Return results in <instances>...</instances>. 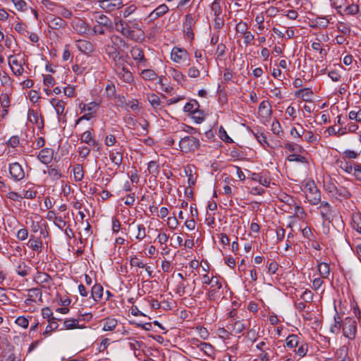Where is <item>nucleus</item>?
<instances>
[{
	"label": "nucleus",
	"instance_id": "nucleus-19",
	"mask_svg": "<svg viewBox=\"0 0 361 361\" xmlns=\"http://www.w3.org/2000/svg\"><path fill=\"white\" fill-rule=\"evenodd\" d=\"M271 104L268 101H262L259 106V114L263 118L269 117L271 115Z\"/></svg>",
	"mask_w": 361,
	"mask_h": 361
},
{
	"label": "nucleus",
	"instance_id": "nucleus-12",
	"mask_svg": "<svg viewBox=\"0 0 361 361\" xmlns=\"http://www.w3.org/2000/svg\"><path fill=\"white\" fill-rule=\"evenodd\" d=\"M42 293L38 288H32L27 290V298L25 300L26 305H30L32 302H36V299L38 298L39 302H42Z\"/></svg>",
	"mask_w": 361,
	"mask_h": 361
},
{
	"label": "nucleus",
	"instance_id": "nucleus-46",
	"mask_svg": "<svg viewBox=\"0 0 361 361\" xmlns=\"http://www.w3.org/2000/svg\"><path fill=\"white\" fill-rule=\"evenodd\" d=\"M287 159L289 161H297V162H300V163H303V164L307 162V159L305 157L299 155V154H295L289 155L287 157Z\"/></svg>",
	"mask_w": 361,
	"mask_h": 361
},
{
	"label": "nucleus",
	"instance_id": "nucleus-20",
	"mask_svg": "<svg viewBox=\"0 0 361 361\" xmlns=\"http://www.w3.org/2000/svg\"><path fill=\"white\" fill-rule=\"evenodd\" d=\"M104 288L99 283L94 284L92 288L91 295L96 302L100 301L103 296Z\"/></svg>",
	"mask_w": 361,
	"mask_h": 361
},
{
	"label": "nucleus",
	"instance_id": "nucleus-14",
	"mask_svg": "<svg viewBox=\"0 0 361 361\" xmlns=\"http://www.w3.org/2000/svg\"><path fill=\"white\" fill-rule=\"evenodd\" d=\"M192 341H193L192 344H195L197 346V348H199L200 350L202 351L207 356L214 359L215 350L214 347L211 344L204 342H200L199 343L200 340Z\"/></svg>",
	"mask_w": 361,
	"mask_h": 361
},
{
	"label": "nucleus",
	"instance_id": "nucleus-61",
	"mask_svg": "<svg viewBox=\"0 0 361 361\" xmlns=\"http://www.w3.org/2000/svg\"><path fill=\"white\" fill-rule=\"evenodd\" d=\"M42 315L43 318L47 319L48 321L51 319L53 317V313L49 307H44L42 310Z\"/></svg>",
	"mask_w": 361,
	"mask_h": 361
},
{
	"label": "nucleus",
	"instance_id": "nucleus-53",
	"mask_svg": "<svg viewBox=\"0 0 361 361\" xmlns=\"http://www.w3.org/2000/svg\"><path fill=\"white\" fill-rule=\"evenodd\" d=\"M170 361H190L187 357L180 354L173 353L170 356Z\"/></svg>",
	"mask_w": 361,
	"mask_h": 361
},
{
	"label": "nucleus",
	"instance_id": "nucleus-50",
	"mask_svg": "<svg viewBox=\"0 0 361 361\" xmlns=\"http://www.w3.org/2000/svg\"><path fill=\"white\" fill-rule=\"evenodd\" d=\"M285 148L287 149L290 152H301L304 150L301 146H300L298 144H293V143L286 144Z\"/></svg>",
	"mask_w": 361,
	"mask_h": 361
},
{
	"label": "nucleus",
	"instance_id": "nucleus-3",
	"mask_svg": "<svg viewBox=\"0 0 361 361\" xmlns=\"http://www.w3.org/2000/svg\"><path fill=\"white\" fill-rule=\"evenodd\" d=\"M200 145L199 139L192 136L182 137L178 142L180 150L184 153L195 151L199 148Z\"/></svg>",
	"mask_w": 361,
	"mask_h": 361
},
{
	"label": "nucleus",
	"instance_id": "nucleus-6",
	"mask_svg": "<svg viewBox=\"0 0 361 361\" xmlns=\"http://www.w3.org/2000/svg\"><path fill=\"white\" fill-rule=\"evenodd\" d=\"M9 173L15 181H20L25 178V171L18 162H13L9 164Z\"/></svg>",
	"mask_w": 361,
	"mask_h": 361
},
{
	"label": "nucleus",
	"instance_id": "nucleus-40",
	"mask_svg": "<svg viewBox=\"0 0 361 361\" xmlns=\"http://www.w3.org/2000/svg\"><path fill=\"white\" fill-rule=\"evenodd\" d=\"M141 76L145 80H154L157 78V73L151 69H145L141 72Z\"/></svg>",
	"mask_w": 361,
	"mask_h": 361
},
{
	"label": "nucleus",
	"instance_id": "nucleus-36",
	"mask_svg": "<svg viewBox=\"0 0 361 361\" xmlns=\"http://www.w3.org/2000/svg\"><path fill=\"white\" fill-rule=\"evenodd\" d=\"M31 269L30 267H28L25 262H22V263L19 264L17 267L16 272L20 276H26L29 271Z\"/></svg>",
	"mask_w": 361,
	"mask_h": 361
},
{
	"label": "nucleus",
	"instance_id": "nucleus-33",
	"mask_svg": "<svg viewBox=\"0 0 361 361\" xmlns=\"http://www.w3.org/2000/svg\"><path fill=\"white\" fill-rule=\"evenodd\" d=\"M117 326V321L113 318H106L104 320L103 330L112 331Z\"/></svg>",
	"mask_w": 361,
	"mask_h": 361
},
{
	"label": "nucleus",
	"instance_id": "nucleus-55",
	"mask_svg": "<svg viewBox=\"0 0 361 361\" xmlns=\"http://www.w3.org/2000/svg\"><path fill=\"white\" fill-rule=\"evenodd\" d=\"M137 9V7L135 5H130L128 7H126L123 11V16L124 18H128L130 15L133 13Z\"/></svg>",
	"mask_w": 361,
	"mask_h": 361
},
{
	"label": "nucleus",
	"instance_id": "nucleus-57",
	"mask_svg": "<svg viewBox=\"0 0 361 361\" xmlns=\"http://www.w3.org/2000/svg\"><path fill=\"white\" fill-rule=\"evenodd\" d=\"M337 28L339 32L343 34H349L350 32V26L344 23H339Z\"/></svg>",
	"mask_w": 361,
	"mask_h": 361
},
{
	"label": "nucleus",
	"instance_id": "nucleus-13",
	"mask_svg": "<svg viewBox=\"0 0 361 361\" xmlns=\"http://www.w3.org/2000/svg\"><path fill=\"white\" fill-rule=\"evenodd\" d=\"M357 326L355 321L349 320L343 326V336L347 338H354L355 336Z\"/></svg>",
	"mask_w": 361,
	"mask_h": 361
},
{
	"label": "nucleus",
	"instance_id": "nucleus-48",
	"mask_svg": "<svg viewBox=\"0 0 361 361\" xmlns=\"http://www.w3.org/2000/svg\"><path fill=\"white\" fill-rule=\"evenodd\" d=\"M66 329H73L78 327V321L77 319H66L63 322Z\"/></svg>",
	"mask_w": 361,
	"mask_h": 361
},
{
	"label": "nucleus",
	"instance_id": "nucleus-21",
	"mask_svg": "<svg viewBox=\"0 0 361 361\" xmlns=\"http://www.w3.org/2000/svg\"><path fill=\"white\" fill-rule=\"evenodd\" d=\"M210 290L207 294V298L209 300H214L216 297L217 290L221 289L222 287L221 283L219 282L217 279H215L213 283H211Z\"/></svg>",
	"mask_w": 361,
	"mask_h": 361
},
{
	"label": "nucleus",
	"instance_id": "nucleus-28",
	"mask_svg": "<svg viewBox=\"0 0 361 361\" xmlns=\"http://www.w3.org/2000/svg\"><path fill=\"white\" fill-rule=\"evenodd\" d=\"M9 63L11 65V70L13 73L16 75H20L23 72V68L20 63L16 59H13L11 61H9Z\"/></svg>",
	"mask_w": 361,
	"mask_h": 361
},
{
	"label": "nucleus",
	"instance_id": "nucleus-58",
	"mask_svg": "<svg viewBox=\"0 0 361 361\" xmlns=\"http://www.w3.org/2000/svg\"><path fill=\"white\" fill-rule=\"evenodd\" d=\"M195 331L199 334L200 337H201L202 338H207L208 336L209 333L207 329L202 326H197Z\"/></svg>",
	"mask_w": 361,
	"mask_h": 361
},
{
	"label": "nucleus",
	"instance_id": "nucleus-41",
	"mask_svg": "<svg viewBox=\"0 0 361 361\" xmlns=\"http://www.w3.org/2000/svg\"><path fill=\"white\" fill-rule=\"evenodd\" d=\"M147 170L149 173L152 174L155 177L159 174V165L154 161H151L148 163Z\"/></svg>",
	"mask_w": 361,
	"mask_h": 361
},
{
	"label": "nucleus",
	"instance_id": "nucleus-34",
	"mask_svg": "<svg viewBox=\"0 0 361 361\" xmlns=\"http://www.w3.org/2000/svg\"><path fill=\"white\" fill-rule=\"evenodd\" d=\"M251 179L259 182L260 184L266 187H268L270 184V180L268 178H264L260 173H252Z\"/></svg>",
	"mask_w": 361,
	"mask_h": 361
},
{
	"label": "nucleus",
	"instance_id": "nucleus-54",
	"mask_svg": "<svg viewBox=\"0 0 361 361\" xmlns=\"http://www.w3.org/2000/svg\"><path fill=\"white\" fill-rule=\"evenodd\" d=\"M16 324L23 328H27L29 324L28 319L25 317H18L16 320Z\"/></svg>",
	"mask_w": 361,
	"mask_h": 361
},
{
	"label": "nucleus",
	"instance_id": "nucleus-52",
	"mask_svg": "<svg viewBox=\"0 0 361 361\" xmlns=\"http://www.w3.org/2000/svg\"><path fill=\"white\" fill-rule=\"evenodd\" d=\"M90 30L92 31L91 33L94 35H105L106 32H109V30H105L103 27L97 23Z\"/></svg>",
	"mask_w": 361,
	"mask_h": 361
},
{
	"label": "nucleus",
	"instance_id": "nucleus-18",
	"mask_svg": "<svg viewBox=\"0 0 361 361\" xmlns=\"http://www.w3.org/2000/svg\"><path fill=\"white\" fill-rule=\"evenodd\" d=\"M76 47L84 54H90L94 50L93 44L87 40H78L76 42Z\"/></svg>",
	"mask_w": 361,
	"mask_h": 361
},
{
	"label": "nucleus",
	"instance_id": "nucleus-31",
	"mask_svg": "<svg viewBox=\"0 0 361 361\" xmlns=\"http://www.w3.org/2000/svg\"><path fill=\"white\" fill-rule=\"evenodd\" d=\"M147 99L154 109H161V102L160 100V98L157 94H149L147 97Z\"/></svg>",
	"mask_w": 361,
	"mask_h": 361
},
{
	"label": "nucleus",
	"instance_id": "nucleus-9",
	"mask_svg": "<svg viewBox=\"0 0 361 361\" xmlns=\"http://www.w3.org/2000/svg\"><path fill=\"white\" fill-rule=\"evenodd\" d=\"M95 20L97 23L103 27L105 30H109V32H112L114 29L116 30L115 22L113 23L111 19L105 15L99 14L96 16Z\"/></svg>",
	"mask_w": 361,
	"mask_h": 361
},
{
	"label": "nucleus",
	"instance_id": "nucleus-17",
	"mask_svg": "<svg viewBox=\"0 0 361 361\" xmlns=\"http://www.w3.org/2000/svg\"><path fill=\"white\" fill-rule=\"evenodd\" d=\"M34 281L36 283L42 286V287L44 288V284H48L51 281V277L49 274L38 271L37 274L34 276Z\"/></svg>",
	"mask_w": 361,
	"mask_h": 361
},
{
	"label": "nucleus",
	"instance_id": "nucleus-7",
	"mask_svg": "<svg viewBox=\"0 0 361 361\" xmlns=\"http://www.w3.org/2000/svg\"><path fill=\"white\" fill-rule=\"evenodd\" d=\"M130 348L134 351L136 357H139L142 354H147L150 352V348H148L141 340H133V342L129 343Z\"/></svg>",
	"mask_w": 361,
	"mask_h": 361
},
{
	"label": "nucleus",
	"instance_id": "nucleus-51",
	"mask_svg": "<svg viewBox=\"0 0 361 361\" xmlns=\"http://www.w3.org/2000/svg\"><path fill=\"white\" fill-rule=\"evenodd\" d=\"M344 11L347 15H355L359 12V6L356 4H351L348 6Z\"/></svg>",
	"mask_w": 361,
	"mask_h": 361
},
{
	"label": "nucleus",
	"instance_id": "nucleus-42",
	"mask_svg": "<svg viewBox=\"0 0 361 361\" xmlns=\"http://www.w3.org/2000/svg\"><path fill=\"white\" fill-rule=\"evenodd\" d=\"M93 135L90 130L85 131L81 136L80 140L82 142H85L88 145H91V142L93 141Z\"/></svg>",
	"mask_w": 361,
	"mask_h": 361
},
{
	"label": "nucleus",
	"instance_id": "nucleus-63",
	"mask_svg": "<svg viewBox=\"0 0 361 361\" xmlns=\"http://www.w3.org/2000/svg\"><path fill=\"white\" fill-rule=\"evenodd\" d=\"M20 143L18 136H12L8 141L7 144L9 147L13 148L16 147Z\"/></svg>",
	"mask_w": 361,
	"mask_h": 361
},
{
	"label": "nucleus",
	"instance_id": "nucleus-27",
	"mask_svg": "<svg viewBox=\"0 0 361 361\" xmlns=\"http://www.w3.org/2000/svg\"><path fill=\"white\" fill-rule=\"evenodd\" d=\"M66 25V22L60 17H55L51 19L49 23V26L51 29H60Z\"/></svg>",
	"mask_w": 361,
	"mask_h": 361
},
{
	"label": "nucleus",
	"instance_id": "nucleus-23",
	"mask_svg": "<svg viewBox=\"0 0 361 361\" xmlns=\"http://www.w3.org/2000/svg\"><path fill=\"white\" fill-rule=\"evenodd\" d=\"M313 92L310 88H303L295 92V95L301 97L305 102H311Z\"/></svg>",
	"mask_w": 361,
	"mask_h": 361
},
{
	"label": "nucleus",
	"instance_id": "nucleus-37",
	"mask_svg": "<svg viewBox=\"0 0 361 361\" xmlns=\"http://www.w3.org/2000/svg\"><path fill=\"white\" fill-rule=\"evenodd\" d=\"M318 270L323 278H327L330 273L329 264L324 262L319 263L318 265Z\"/></svg>",
	"mask_w": 361,
	"mask_h": 361
},
{
	"label": "nucleus",
	"instance_id": "nucleus-16",
	"mask_svg": "<svg viewBox=\"0 0 361 361\" xmlns=\"http://www.w3.org/2000/svg\"><path fill=\"white\" fill-rule=\"evenodd\" d=\"M169 11V7L165 4H161L157 8H156L153 11H152L148 18L150 19V21H153L158 18L162 16L165 13Z\"/></svg>",
	"mask_w": 361,
	"mask_h": 361
},
{
	"label": "nucleus",
	"instance_id": "nucleus-4",
	"mask_svg": "<svg viewBox=\"0 0 361 361\" xmlns=\"http://www.w3.org/2000/svg\"><path fill=\"white\" fill-rule=\"evenodd\" d=\"M171 59L176 63H185L186 65H189V54L184 49L173 47L171 53Z\"/></svg>",
	"mask_w": 361,
	"mask_h": 361
},
{
	"label": "nucleus",
	"instance_id": "nucleus-39",
	"mask_svg": "<svg viewBox=\"0 0 361 361\" xmlns=\"http://www.w3.org/2000/svg\"><path fill=\"white\" fill-rule=\"evenodd\" d=\"M73 175L75 181H80L83 178L84 172L82 167L80 164H78L74 167Z\"/></svg>",
	"mask_w": 361,
	"mask_h": 361
},
{
	"label": "nucleus",
	"instance_id": "nucleus-24",
	"mask_svg": "<svg viewBox=\"0 0 361 361\" xmlns=\"http://www.w3.org/2000/svg\"><path fill=\"white\" fill-rule=\"evenodd\" d=\"M74 29L80 34L90 31L91 28L82 20L78 19L74 23Z\"/></svg>",
	"mask_w": 361,
	"mask_h": 361
},
{
	"label": "nucleus",
	"instance_id": "nucleus-11",
	"mask_svg": "<svg viewBox=\"0 0 361 361\" xmlns=\"http://www.w3.org/2000/svg\"><path fill=\"white\" fill-rule=\"evenodd\" d=\"M105 52L109 56V57L113 60L114 65L124 61L123 56H121L120 53L114 45H106L105 47Z\"/></svg>",
	"mask_w": 361,
	"mask_h": 361
},
{
	"label": "nucleus",
	"instance_id": "nucleus-29",
	"mask_svg": "<svg viewBox=\"0 0 361 361\" xmlns=\"http://www.w3.org/2000/svg\"><path fill=\"white\" fill-rule=\"evenodd\" d=\"M200 108V104L196 100H191L186 103L184 106V111L188 112L191 115L196 112Z\"/></svg>",
	"mask_w": 361,
	"mask_h": 361
},
{
	"label": "nucleus",
	"instance_id": "nucleus-25",
	"mask_svg": "<svg viewBox=\"0 0 361 361\" xmlns=\"http://www.w3.org/2000/svg\"><path fill=\"white\" fill-rule=\"evenodd\" d=\"M51 104L54 107L58 116H61L65 110L66 102L59 99H52Z\"/></svg>",
	"mask_w": 361,
	"mask_h": 361
},
{
	"label": "nucleus",
	"instance_id": "nucleus-8",
	"mask_svg": "<svg viewBox=\"0 0 361 361\" xmlns=\"http://www.w3.org/2000/svg\"><path fill=\"white\" fill-rule=\"evenodd\" d=\"M115 70L118 76L123 79L125 82L130 83L133 80V77L130 71L123 65V62L114 65Z\"/></svg>",
	"mask_w": 361,
	"mask_h": 361
},
{
	"label": "nucleus",
	"instance_id": "nucleus-30",
	"mask_svg": "<svg viewBox=\"0 0 361 361\" xmlns=\"http://www.w3.org/2000/svg\"><path fill=\"white\" fill-rule=\"evenodd\" d=\"M133 59L139 62L145 61V56L143 51L138 47H133L130 51Z\"/></svg>",
	"mask_w": 361,
	"mask_h": 361
},
{
	"label": "nucleus",
	"instance_id": "nucleus-2",
	"mask_svg": "<svg viewBox=\"0 0 361 361\" xmlns=\"http://www.w3.org/2000/svg\"><path fill=\"white\" fill-rule=\"evenodd\" d=\"M302 190L305 193L308 202L313 205L317 204L321 200L320 191L312 180H308L302 185Z\"/></svg>",
	"mask_w": 361,
	"mask_h": 361
},
{
	"label": "nucleus",
	"instance_id": "nucleus-5",
	"mask_svg": "<svg viewBox=\"0 0 361 361\" xmlns=\"http://www.w3.org/2000/svg\"><path fill=\"white\" fill-rule=\"evenodd\" d=\"M196 20L191 14L185 16V21L183 22V32L190 40L194 39L195 34L193 28L195 26Z\"/></svg>",
	"mask_w": 361,
	"mask_h": 361
},
{
	"label": "nucleus",
	"instance_id": "nucleus-15",
	"mask_svg": "<svg viewBox=\"0 0 361 361\" xmlns=\"http://www.w3.org/2000/svg\"><path fill=\"white\" fill-rule=\"evenodd\" d=\"M54 156V150L51 148L42 149L37 156V159L43 164H48L52 160Z\"/></svg>",
	"mask_w": 361,
	"mask_h": 361
},
{
	"label": "nucleus",
	"instance_id": "nucleus-38",
	"mask_svg": "<svg viewBox=\"0 0 361 361\" xmlns=\"http://www.w3.org/2000/svg\"><path fill=\"white\" fill-rule=\"evenodd\" d=\"M48 174L54 180H58L61 177V173L56 167H54L53 165L48 166Z\"/></svg>",
	"mask_w": 361,
	"mask_h": 361
},
{
	"label": "nucleus",
	"instance_id": "nucleus-32",
	"mask_svg": "<svg viewBox=\"0 0 361 361\" xmlns=\"http://www.w3.org/2000/svg\"><path fill=\"white\" fill-rule=\"evenodd\" d=\"M333 188L335 190V192L340 197H344L345 199L350 197L351 193L346 188L343 186L336 187L335 185H333Z\"/></svg>",
	"mask_w": 361,
	"mask_h": 361
},
{
	"label": "nucleus",
	"instance_id": "nucleus-59",
	"mask_svg": "<svg viewBox=\"0 0 361 361\" xmlns=\"http://www.w3.org/2000/svg\"><path fill=\"white\" fill-rule=\"evenodd\" d=\"M353 175L355 176V178L357 180L361 181V164H354Z\"/></svg>",
	"mask_w": 361,
	"mask_h": 361
},
{
	"label": "nucleus",
	"instance_id": "nucleus-10",
	"mask_svg": "<svg viewBox=\"0 0 361 361\" xmlns=\"http://www.w3.org/2000/svg\"><path fill=\"white\" fill-rule=\"evenodd\" d=\"M99 5L102 9L111 12L122 7L123 3L121 0H99Z\"/></svg>",
	"mask_w": 361,
	"mask_h": 361
},
{
	"label": "nucleus",
	"instance_id": "nucleus-44",
	"mask_svg": "<svg viewBox=\"0 0 361 361\" xmlns=\"http://www.w3.org/2000/svg\"><path fill=\"white\" fill-rule=\"evenodd\" d=\"M353 228L357 232L361 233V216L357 214L353 218Z\"/></svg>",
	"mask_w": 361,
	"mask_h": 361
},
{
	"label": "nucleus",
	"instance_id": "nucleus-49",
	"mask_svg": "<svg viewBox=\"0 0 361 361\" xmlns=\"http://www.w3.org/2000/svg\"><path fill=\"white\" fill-rule=\"evenodd\" d=\"M106 96L108 98L116 97V87L113 83L108 84L106 87Z\"/></svg>",
	"mask_w": 361,
	"mask_h": 361
},
{
	"label": "nucleus",
	"instance_id": "nucleus-62",
	"mask_svg": "<svg viewBox=\"0 0 361 361\" xmlns=\"http://www.w3.org/2000/svg\"><path fill=\"white\" fill-rule=\"evenodd\" d=\"M28 237V231L26 228H21L17 233V238L20 240H24Z\"/></svg>",
	"mask_w": 361,
	"mask_h": 361
},
{
	"label": "nucleus",
	"instance_id": "nucleus-47",
	"mask_svg": "<svg viewBox=\"0 0 361 361\" xmlns=\"http://www.w3.org/2000/svg\"><path fill=\"white\" fill-rule=\"evenodd\" d=\"M339 167L348 173H351L354 171V166L347 161H340Z\"/></svg>",
	"mask_w": 361,
	"mask_h": 361
},
{
	"label": "nucleus",
	"instance_id": "nucleus-35",
	"mask_svg": "<svg viewBox=\"0 0 361 361\" xmlns=\"http://www.w3.org/2000/svg\"><path fill=\"white\" fill-rule=\"evenodd\" d=\"M28 245L35 251L41 252L42 250V242L39 238H30Z\"/></svg>",
	"mask_w": 361,
	"mask_h": 361
},
{
	"label": "nucleus",
	"instance_id": "nucleus-43",
	"mask_svg": "<svg viewBox=\"0 0 361 361\" xmlns=\"http://www.w3.org/2000/svg\"><path fill=\"white\" fill-rule=\"evenodd\" d=\"M192 118L197 123H200L204 120V112L202 110L198 109L196 112L192 114Z\"/></svg>",
	"mask_w": 361,
	"mask_h": 361
},
{
	"label": "nucleus",
	"instance_id": "nucleus-56",
	"mask_svg": "<svg viewBox=\"0 0 361 361\" xmlns=\"http://www.w3.org/2000/svg\"><path fill=\"white\" fill-rule=\"evenodd\" d=\"M178 224V221L175 216H171L169 217L167 219V225L168 226L172 229L174 230L177 228V226Z\"/></svg>",
	"mask_w": 361,
	"mask_h": 361
},
{
	"label": "nucleus",
	"instance_id": "nucleus-1",
	"mask_svg": "<svg viewBox=\"0 0 361 361\" xmlns=\"http://www.w3.org/2000/svg\"><path fill=\"white\" fill-rule=\"evenodd\" d=\"M116 30L125 37L137 42H142L145 39V33L137 19L115 20Z\"/></svg>",
	"mask_w": 361,
	"mask_h": 361
},
{
	"label": "nucleus",
	"instance_id": "nucleus-22",
	"mask_svg": "<svg viewBox=\"0 0 361 361\" xmlns=\"http://www.w3.org/2000/svg\"><path fill=\"white\" fill-rule=\"evenodd\" d=\"M321 215L326 221H331V211L330 209V205L327 202H322L320 204Z\"/></svg>",
	"mask_w": 361,
	"mask_h": 361
},
{
	"label": "nucleus",
	"instance_id": "nucleus-26",
	"mask_svg": "<svg viewBox=\"0 0 361 361\" xmlns=\"http://www.w3.org/2000/svg\"><path fill=\"white\" fill-rule=\"evenodd\" d=\"M109 157L111 161L116 166H118L121 164L123 160V155L120 151L117 149L110 151Z\"/></svg>",
	"mask_w": 361,
	"mask_h": 361
},
{
	"label": "nucleus",
	"instance_id": "nucleus-60",
	"mask_svg": "<svg viewBox=\"0 0 361 361\" xmlns=\"http://www.w3.org/2000/svg\"><path fill=\"white\" fill-rule=\"evenodd\" d=\"M247 25L246 23L240 22L236 25L235 30L237 32L244 34L245 32H247Z\"/></svg>",
	"mask_w": 361,
	"mask_h": 361
},
{
	"label": "nucleus",
	"instance_id": "nucleus-64",
	"mask_svg": "<svg viewBox=\"0 0 361 361\" xmlns=\"http://www.w3.org/2000/svg\"><path fill=\"white\" fill-rule=\"evenodd\" d=\"M349 118L351 120H355L357 122L361 121V111H351L349 113Z\"/></svg>",
	"mask_w": 361,
	"mask_h": 361
},
{
	"label": "nucleus",
	"instance_id": "nucleus-45",
	"mask_svg": "<svg viewBox=\"0 0 361 361\" xmlns=\"http://www.w3.org/2000/svg\"><path fill=\"white\" fill-rule=\"evenodd\" d=\"M271 130L274 134L281 136L283 134V130L279 121L276 120L272 123Z\"/></svg>",
	"mask_w": 361,
	"mask_h": 361
}]
</instances>
